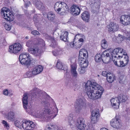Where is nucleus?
I'll return each instance as SVG.
<instances>
[{"label":"nucleus","mask_w":130,"mask_h":130,"mask_svg":"<svg viewBox=\"0 0 130 130\" xmlns=\"http://www.w3.org/2000/svg\"><path fill=\"white\" fill-rule=\"evenodd\" d=\"M108 30L109 31L114 32L117 31L119 26L116 23H111L107 26Z\"/></svg>","instance_id":"17"},{"label":"nucleus","mask_w":130,"mask_h":130,"mask_svg":"<svg viewBox=\"0 0 130 130\" xmlns=\"http://www.w3.org/2000/svg\"><path fill=\"white\" fill-rule=\"evenodd\" d=\"M120 57L122 58V62L123 63V66H125L128 63L129 60V58L126 53V51L124 52V53Z\"/></svg>","instance_id":"21"},{"label":"nucleus","mask_w":130,"mask_h":130,"mask_svg":"<svg viewBox=\"0 0 130 130\" xmlns=\"http://www.w3.org/2000/svg\"><path fill=\"white\" fill-rule=\"evenodd\" d=\"M73 116L72 114H70L67 118H66V120L68 121L70 125H72L74 123V121L73 120Z\"/></svg>","instance_id":"32"},{"label":"nucleus","mask_w":130,"mask_h":130,"mask_svg":"<svg viewBox=\"0 0 130 130\" xmlns=\"http://www.w3.org/2000/svg\"><path fill=\"white\" fill-rule=\"evenodd\" d=\"M41 93V91L38 89L35 88L33 89L31 93V99L33 100L35 98L40 96Z\"/></svg>","instance_id":"18"},{"label":"nucleus","mask_w":130,"mask_h":130,"mask_svg":"<svg viewBox=\"0 0 130 130\" xmlns=\"http://www.w3.org/2000/svg\"><path fill=\"white\" fill-rule=\"evenodd\" d=\"M32 58L31 59V60L30 62V64L31 63V64H33V65H34V66H35V64H36V61L34 60H32Z\"/></svg>","instance_id":"55"},{"label":"nucleus","mask_w":130,"mask_h":130,"mask_svg":"<svg viewBox=\"0 0 130 130\" xmlns=\"http://www.w3.org/2000/svg\"><path fill=\"white\" fill-rule=\"evenodd\" d=\"M2 123L4 126L7 129H8L9 127V125L7 122L4 120H2Z\"/></svg>","instance_id":"46"},{"label":"nucleus","mask_w":130,"mask_h":130,"mask_svg":"<svg viewBox=\"0 0 130 130\" xmlns=\"http://www.w3.org/2000/svg\"><path fill=\"white\" fill-rule=\"evenodd\" d=\"M79 35V34H77L76 35V36H77V35Z\"/></svg>","instance_id":"64"},{"label":"nucleus","mask_w":130,"mask_h":130,"mask_svg":"<svg viewBox=\"0 0 130 130\" xmlns=\"http://www.w3.org/2000/svg\"><path fill=\"white\" fill-rule=\"evenodd\" d=\"M54 8L57 13L61 15L67 14L69 11L68 6L64 2H57L55 4Z\"/></svg>","instance_id":"3"},{"label":"nucleus","mask_w":130,"mask_h":130,"mask_svg":"<svg viewBox=\"0 0 130 130\" xmlns=\"http://www.w3.org/2000/svg\"><path fill=\"white\" fill-rule=\"evenodd\" d=\"M118 36H119V37H122V38H123L122 37H123L122 36V35H121L120 34H119L118 35Z\"/></svg>","instance_id":"62"},{"label":"nucleus","mask_w":130,"mask_h":130,"mask_svg":"<svg viewBox=\"0 0 130 130\" xmlns=\"http://www.w3.org/2000/svg\"><path fill=\"white\" fill-rule=\"evenodd\" d=\"M100 5V2L98 1H96V2H95L93 5V6L96 8H98Z\"/></svg>","instance_id":"45"},{"label":"nucleus","mask_w":130,"mask_h":130,"mask_svg":"<svg viewBox=\"0 0 130 130\" xmlns=\"http://www.w3.org/2000/svg\"><path fill=\"white\" fill-rule=\"evenodd\" d=\"M88 54L87 51L84 50H80L78 59V62L82 67H87L88 65V62L87 57Z\"/></svg>","instance_id":"4"},{"label":"nucleus","mask_w":130,"mask_h":130,"mask_svg":"<svg viewBox=\"0 0 130 130\" xmlns=\"http://www.w3.org/2000/svg\"><path fill=\"white\" fill-rule=\"evenodd\" d=\"M124 33V35L126 36L127 39L130 40V32L125 31Z\"/></svg>","instance_id":"43"},{"label":"nucleus","mask_w":130,"mask_h":130,"mask_svg":"<svg viewBox=\"0 0 130 130\" xmlns=\"http://www.w3.org/2000/svg\"><path fill=\"white\" fill-rule=\"evenodd\" d=\"M86 105L84 99L79 98L77 100L76 104L75 105V110L77 112H79L83 107Z\"/></svg>","instance_id":"12"},{"label":"nucleus","mask_w":130,"mask_h":130,"mask_svg":"<svg viewBox=\"0 0 130 130\" xmlns=\"http://www.w3.org/2000/svg\"><path fill=\"white\" fill-rule=\"evenodd\" d=\"M33 21L35 23H36L38 22V18H37V15H34L33 17Z\"/></svg>","instance_id":"48"},{"label":"nucleus","mask_w":130,"mask_h":130,"mask_svg":"<svg viewBox=\"0 0 130 130\" xmlns=\"http://www.w3.org/2000/svg\"><path fill=\"white\" fill-rule=\"evenodd\" d=\"M25 38L26 39H28V36H26L25 37Z\"/></svg>","instance_id":"63"},{"label":"nucleus","mask_w":130,"mask_h":130,"mask_svg":"<svg viewBox=\"0 0 130 130\" xmlns=\"http://www.w3.org/2000/svg\"><path fill=\"white\" fill-rule=\"evenodd\" d=\"M126 51L124 50L123 49L120 47H118L114 49L111 54L112 58H118L120 59L122 56L120 55V54L124 53V52Z\"/></svg>","instance_id":"11"},{"label":"nucleus","mask_w":130,"mask_h":130,"mask_svg":"<svg viewBox=\"0 0 130 130\" xmlns=\"http://www.w3.org/2000/svg\"><path fill=\"white\" fill-rule=\"evenodd\" d=\"M31 3L29 1L27 2V3H25V6L26 7H27L29 6L30 5Z\"/></svg>","instance_id":"53"},{"label":"nucleus","mask_w":130,"mask_h":130,"mask_svg":"<svg viewBox=\"0 0 130 130\" xmlns=\"http://www.w3.org/2000/svg\"><path fill=\"white\" fill-rule=\"evenodd\" d=\"M100 130H108L107 129L105 128H102Z\"/></svg>","instance_id":"59"},{"label":"nucleus","mask_w":130,"mask_h":130,"mask_svg":"<svg viewBox=\"0 0 130 130\" xmlns=\"http://www.w3.org/2000/svg\"><path fill=\"white\" fill-rule=\"evenodd\" d=\"M127 112L128 114H129L130 113V108H126L125 110Z\"/></svg>","instance_id":"57"},{"label":"nucleus","mask_w":130,"mask_h":130,"mask_svg":"<svg viewBox=\"0 0 130 130\" xmlns=\"http://www.w3.org/2000/svg\"><path fill=\"white\" fill-rule=\"evenodd\" d=\"M71 11L73 15L76 16L79 15L80 12L79 8L76 5H73L70 8Z\"/></svg>","instance_id":"19"},{"label":"nucleus","mask_w":130,"mask_h":130,"mask_svg":"<svg viewBox=\"0 0 130 130\" xmlns=\"http://www.w3.org/2000/svg\"><path fill=\"white\" fill-rule=\"evenodd\" d=\"M124 76H121L119 77L120 81L119 83H121V82L122 81L123 79L124 78Z\"/></svg>","instance_id":"56"},{"label":"nucleus","mask_w":130,"mask_h":130,"mask_svg":"<svg viewBox=\"0 0 130 130\" xmlns=\"http://www.w3.org/2000/svg\"><path fill=\"white\" fill-rule=\"evenodd\" d=\"M56 67L58 69L64 70L65 73V75H66V74H67V75L68 72L67 70V67L63 66L62 62L59 60H58L57 61Z\"/></svg>","instance_id":"22"},{"label":"nucleus","mask_w":130,"mask_h":130,"mask_svg":"<svg viewBox=\"0 0 130 130\" xmlns=\"http://www.w3.org/2000/svg\"><path fill=\"white\" fill-rule=\"evenodd\" d=\"M102 61L104 63L106 62V61L109 59L110 60L111 59L110 57L109 56V53L106 50L102 53Z\"/></svg>","instance_id":"23"},{"label":"nucleus","mask_w":130,"mask_h":130,"mask_svg":"<svg viewBox=\"0 0 130 130\" xmlns=\"http://www.w3.org/2000/svg\"><path fill=\"white\" fill-rule=\"evenodd\" d=\"M52 98L46 94L44 98L42 99L41 103L45 107L43 112H40L38 115L39 117L43 119H46L47 121L53 119L55 117L58 112V109L54 103L52 106H50L49 102Z\"/></svg>","instance_id":"1"},{"label":"nucleus","mask_w":130,"mask_h":130,"mask_svg":"<svg viewBox=\"0 0 130 130\" xmlns=\"http://www.w3.org/2000/svg\"><path fill=\"white\" fill-rule=\"evenodd\" d=\"M74 42V41L73 42H72L69 43L70 46L71 47L73 48L74 47L75 45V43Z\"/></svg>","instance_id":"52"},{"label":"nucleus","mask_w":130,"mask_h":130,"mask_svg":"<svg viewBox=\"0 0 130 130\" xmlns=\"http://www.w3.org/2000/svg\"><path fill=\"white\" fill-rule=\"evenodd\" d=\"M118 98L119 99V100H120V102H124L127 99V97L126 96L121 94L119 95Z\"/></svg>","instance_id":"34"},{"label":"nucleus","mask_w":130,"mask_h":130,"mask_svg":"<svg viewBox=\"0 0 130 130\" xmlns=\"http://www.w3.org/2000/svg\"><path fill=\"white\" fill-rule=\"evenodd\" d=\"M36 7L39 10L44 9L45 8L44 5L40 2L37 1L36 3Z\"/></svg>","instance_id":"31"},{"label":"nucleus","mask_w":130,"mask_h":130,"mask_svg":"<svg viewBox=\"0 0 130 130\" xmlns=\"http://www.w3.org/2000/svg\"><path fill=\"white\" fill-rule=\"evenodd\" d=\"M34 44L32 41L28 40L26 43V45L28 47H33L34 48H29L28 51L31 54L36 56H39L41 54V52L37 47H35Z\"/></svg>","instance_id":"6"},{"label":"nucleus","mask_w":130,"mask_h":130,"mask_svg":"<svg viewBox=\"0 0 130 130\" xmlns=\"http://www.w3.org/2000/svg\"><path fill=\"white\" fill-rule=\"evenodd\" d=\"M14 113L12 111L8 112L7 116L6 118L10 121H13L14 116Z\"/></svg>","instance_id":"33"},{"label":"nucleus","mask_w":130,"mask_h":130,"mask_svg":"<svg viewBox=\"0 0 130 130\" xmlns=\"http://www.w3.org/2000/svg\"><path fill=\"white\" fill-rule=\"evenodd\" d=\"M81 17L83 21L88 22L90 20L89 13L86 11H84L81 15Z\"/></svg>","instance_id":"24"},{"label":"nucleus","mask_w":130,"mask_h":130,"mask_svg":"<svg viewBox=\"0 0 130 130\" xmlns=\"http://www.w3.org/2000/svg\"><path fill=\"white\" fill-rule=\"evenodd\" d=\"M34 74L33 73L32 70L31 71H27L25 75V77H30L35 76Z\"/></svg>","instance_id":"38"},{"label":"nucleus","mask_w":130,"mask_h":130,"mask_svg":"<svg viewBox=\"0 0 130 130\" xmlns=\"http://www.w3.org/2000/svg\"><path fill=\"white\" fill-rule=\"evenodd\" d=\"M101 46L104 49H106L107 48L108 46L107 42L105 39H104L102 41Z\"/></svg>","instance_id":"37"},{"label":"nucleus","mask_w":130,"mask_h":130,"mask_svg":"<svg viewBox=\"0 0 130 130\" xmlns=\"http://www.w3.org/2000/svg\"><path fill=\"white\" fill-rule=\"evenodd\" d=\"M11 26L8 24H5L4 27L5 29L7 31L10 30L11 28Z\"/></svg>","instance_id":"47"},{"label":"nucleus","mask_w":130,"mask_h":130,"mask_svg":"<svg viewBox=\"0 0 130 130\" xmlns=\"http://www.w3.org/2000/svg\"><path fill=\"white\" fill-rule=\"evenodd\" d=\"M76 65L73 64L71 66V74L72 76L75 78L77 77L78 76V73L76 71Z\"/></svg>","instance_id":"27"},{"label":"nucleus","mask_w":130,"mask_h":130,"mask_svg":"<svg viewBox=\"0 0 130 130\" xmlns=\"http://www.w3.org/2000/svg\"><path fill=\"white\" fill-rule=\"evenodd\" d=\"M55 17V14L52 12H49L47 14V18L48 20L51 21L54 20Z\"/></svg>","instance_id":"30"},{"label":"nucleus","mask_w":130,"mask_h":130,"mask_svg":"<svg viewBox=\"0 0 130 130\" xmlns=\"http://www.w3.org/2000/svg\"><path fill=\"white\" fill-rule=\"evenodd\" d=\"M22 127L24 129L31 130L35 128L36 125L34 123L30 121L23 120L22 122Z\"/></svg>","instance_id":"10"},{"label":"nucleus","mask_w":130,"mask_h":130,"mask_svg":"<svg viewBox=\"0 0 130 130\" xmlns=\"http://www.w3.org/2000/svg\"><path fill=\"white\" fill-rule=\"evenodd\" d=\"M79 41L77 43H76L75 45L78 48H80L82 45V43L84 41L83 39L82 38H80L78 40Z\"/></svg>","instance_id":"39"},{"label":"nucleus","mask_w":130,"mask_h":130,"mask_svg":"<svg viewBox=\"0 0 130 130\" xmlns=\"http://www.w3.org/2000/svg\"><path fill=\"white\" fill-rule=\"evenodd\" d=\"M84 119L82 118L78 119L76 124L77 127L78 129V130H85L86 125L84 123Z\"/></svg>","instance_id":"16"},{"label":"nucleus","mask_w":130,"mask_h":130,"mask_svg":"<svg viewBox=\"0 0 130 130\" xmlns=\"http://www.w3.org/2000/svg\"><path fill=\"white\" fill-rule=\"evenodd\" d=\"M31 58L28 53H23L20 54L19 60L22 64H24L28 67L29 66Z\"/></svg>","instance_id":"5"},{"label":"nucleus","mask_w":130,"mask_h":130,"mask_svg":"<svg viewBox=\"0 0 130 130\" xmlns=\"http://www.w3.org/2000/svg\"><path fill=\"white\" fill-rule=\"evenodd\" d=\"M86 67H82L78 69V70L79 73L83 74L85 72V68Z\"/></svg>","instance_id":"42"},{"label":"nucleus","mask_w":130,"mask_h":130,"mask_svg":"<svg viewBox=\"0 0 130 130\" xmlns=\"http://www.w3.org/2000/svg\"><path fill=\"white\" fill-rule=\"evenodd\" d=\"M22 47L20 44L16 43L9 46L8 51L11 53L16 54L21 51Z\"/></svg>","instance_id":"9"},{"label":"nucleus","mask_w":130,"mask_h":130,"mask_svg":"<svg viewBox=\"0 0 130 130\" xmlns=\"http://www.w3.org/2000/svg\"><path fill=\"white\" fill-rule=\"evenodd\" d=\"M15 104L14 102L12 103L11 104V106L12 107H13L15 106Z\"/></svg>","instance_id":"60"},{"label":"nucleus","mask_w":130,"mask_h":130,"mask_svg":"<svg viewBox=\"0 0 130 130\" xmlns=\"http://www.w3.org/2000/svg\"><path fill=\"white\" fill-rule=\"evenodd\" d=\"M68 33L66 31H64L62 32L60 36V39L64 42H68Z\"/></svg>","instance_id":"26"},{"label":"nucleus","mask_w":130,"mask_h":130,"mask_svg":"<svg viewBox=\"0 0 130 130\" xmlns=\"http://www.w3.org/2000/svg\"><path fill=\"white\" fill-rule=\"evenodd\" d=\"M8 90L7 89H6L4 90L3 92V94L6 96L8 94Z\"/></svg>","instance_id":"51"},{"label":"nucleus","mask_w":130,"mask_h":130,"mask_svg":"<svg viewBox=\"0 0 130 130\" xmlns=\"http://www.w3.org/2000/svg\"><path fill=\"white\" fill-rule=\"evenodd\" d=\"M85 86L86 93L90 99H95L100 98L104 91L103 87L94 80H88Z\"/></svg>","instance_id":"2"},{"label":"nucleus","mask_w":130,"mask_h":130,"mask_svg":"<svg viewBox=\"0 0 130 130\" xmlns=\"http://www.w3.org/2000/svg\"><path fill=\"white\" fill-rule=\"evenodd\" d=\"M52 53H53V55L55 56H56L57 55V53H57L53 51L52 52Z\"/></svg>","instance_id":"58"},{"label":"nucleus","mask_w":130,"mask_h":130,"mask_svg":"<svg viewBox=\"0 0 130 130\" xmlns=\"http://www.w3.org/2000/svg\"><path fill=\"white\" fill-rule=\"evenodd\" d=\"M14 123L16 126L19 128L21 127V125H22V124L20 122L17 120L15 121Z\"/></svg>","instance_id":"44"},{"label":"nucleus","mask_w":130,"mask_h":130,"mask_svg":"<svg viewBox=\"0 0 130 130\" xmlns=\"http://www.w3.org/2000/svg\"><path fill=\"white\" fill-rule=\"evenodd\" d=\"M115 79V77L114 74L110 73H108L106 77V79L109 83H112Z\"/></svg>","instance_id":"29"},{"label":"nucleus","mask_w":130,"mask_h":130,"mask_svg":"<svg viewBox=\"0 0 130 130\" xmlns=\"http://www.w3.org/2000/svg\"><path fill=\"white\" fill-rule=\"evenodd\" d=\"M43 69V67L40 65H38L34 67L32 69L33 73L34 75H37L42 72Z\"/></svg>","instance_id":"20"},{"label":"nucleus","mask_w":130,"mask_h":130,"mask_svg":"<svg viewBox=\"0 0 130 130\" xmlns=\"http://www.w3.org/2000/svg\"><path fill=\"white\" fill-rule=\"evenodd\" d=\"M53 41L54 42H52L51 45L52 47H55L57 46V43L55 41Z\"/></svg>","instance_id":"50"},{"label":"nucleus","mask_w":130,"mask_h":130,"mask_svg":"<svg viewBox=\"0 0 130 130\" xmlns=\"http://www.w3.org/2000/svg\"><path fill=\"white\" fill-rule=\"evenodd\" d=\"M56 126L51 124H50L48 125L47 128L45 130H56Z\"/></svg>","instance_id":"40"},{"label":"nucleus","mask_w":130,"mask_h":130,"mask_svg":"<svg viewBox=\"0 0 130 130\" xmlns=\"http://www.w3.org/2000/svg\"><path fill=\"white\" fill-rule=\"evenodd\" d=\"M120 21L121 23L124 25H127L130 24V15H123L120 18Z\"/></svg>","instance_id":"15"},{"label":"nucleus","mask_w":130,"mask_h":130,"mask_svg":"<svg viewBox=\"0 0 130 130\" xmlns=\"http://www.w3.org/2000/svg\"><path fill=\"white\" fill-rule=\"evenodd\" d=\"M95 60L97 62H100L102 61V54H97L95 56Z\"/></svg>","instance_id":"35"},{"label":"nucleus","mask_w":130,"mask_h":130,"mask_svg":"<svg viewBox=\"0 0 130 130\" xmlns=\"http://www.w3.org/2000/svg\"><path fill=\"white\" fill-rule=\"evenodd\" d=\"M110 102L112 105L115 106V108H117L119 107L120 102L118 98L111 99L110 100Z\"/></svg>","instance_id":"25"},{"label":"nucleus","mask_w":130,"mask_h":130,"mask_svg":"<svg viewBox=\"0 0 130 130\" xmlns=\"http://www.w3.org/2000/svg\"><path fill=\"white\" fill-rule=\"evenodd\" d=\"M37 44H41L42 46H44L45 45L44 41L42 39L38 38L35 40Z\"/></svg>","instance_id":"36"},{"label":"nucleus","mask_w":130,"mask_h":130,"mask_svg":"<svg viewBox=\"0 0 130 130\" xmlns=\"http://www.w3.org/2000/svg\"><path fill=\"white\" fill-rule=\"evenodd\" d=\"M9 11V10L8 8L3 7L2 9L1 14V15L6 20L11 21L13 20V14Z\"/></svg>","instance_id":"7"},{"label":"nucleus","mask_w":130,"mask_h":130,"mask_svg":"<svg viewBox=\"0 0 130 130\" xmlns=\"http://www.w3.org/2000/svg\"><path fill=\"white\" fill-rule=\"evenodd\" d=\"M118 116H116L115 117L112 119L110 121L111 126L114 128H121V124L120 122V120Z\"/></svg>","instance_id":"13"},{"label":"nucleus","mask_w":130,"mask_h":130,"mask_svg":"<svg viewBox=\"0 0 130 130\" xmlns=\"http://www.w3.org/2000/svg\"><path fill=\"white\" fill-rule=\"evenodd\" d=\"M112 60L114 64L116 66L118 67H124L123 63H122V61L120 60L118 58H112Z\"/></svg>","instance_id":"28"},{"label":"nucleus","mask_w":130,"mask_h":130,"mask_svg":"<svg viewBox=\"0 0 130 130\" xmlns=\"http://www.w3.org/2000/svg\"><path fill=\"white\" fill-rule=\"evenodd\" d=\"M2 44L3 42L0 40V46L2 45Z\"/></svg>","instance_id":"61"},{"label":"nucleus","mask_w":130,"mask_h":130,"mask_svg":"<svg viewBox=\"0 0 130 130\" xmlns=\"http://www.w3.org/2000/svg\"><path fill=\"white\" fill-rule=\"evenodd\" d=\"M75 60L73 57H71L68 59V62L70 64L71 67L72 65L74 64L75 65H76L75 63Z\"/></svg>","instance_id":"41"},{"label":"nucleus","mask_w":130,"mask_h":130,"mask_svg":"<svg viewBox=\"0 0 130 130\" xmlns=\"http://www.w3.org/2000/svg\"><path fill=\"white\" fill-rule=\"evenodd\" d=\"M99 110L96 109L93 110L91 113V122L92 123L95 124L97 123L99 117Z\"/></svg>","instance_id":"14"},{"label":"nucleus","mask_w":130,"mask_h":130,"mask_svg":"<svg viewBox=\"0 0 130 130\" xmlns=\"http://www.w3.org/2000/svg\"><path fill=\"white\" fill-rule=\"evenodd\" d=\"M22 100V102L24 108L26 110V111L29 114H31L33 112L34 109L31 105L29 107L28 106V96L26 93H24Z\"/></svg>","instance_id":"8"},{"label":"nucleus","mask_w":130,"mask_h":130,"mask_svg":"<svg viewBox=\"0 0 130 130\" xmlns=\"http://www.w3.org/2000/svg\"><path fill=\"white\" fill-rule=\"evenodd\" d=\"M105 71H103L102 73V75L105 76L107 77L108 74Z\"/></svg>","instance_id":"54"},{"label":"nucleus","mask_w":130,"mask_h":130,"mask_svg":"<svg viewBox=\"0 0 130 130\" xmlns=\"http://www.w3.org/2000/svg\"><path fill=\"white\" fill-rule=\"evenodd\" d=\"M31 33L33 35H36L40 34L39 32L36 30H34L31 32Z\"/></svg>","instance_id":"49"}]
</instances>
